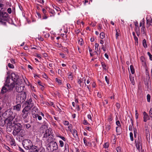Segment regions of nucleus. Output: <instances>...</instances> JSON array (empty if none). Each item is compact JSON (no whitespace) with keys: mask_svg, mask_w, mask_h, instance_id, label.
<instances>
[{"mask_svg":"<svg viewBox=\"0 0 152 152\" xmlns=\"http://www.w3.org/2000/svg\"><path fill=\"white\" fill-rule=\"evenodd\" d=\"M15 125L12 128H15V129L13 132V134L14 136H19L23 137L25 135V131L22 129V126L20 124L14 122Z\"/></svg>","mask_w":152,"mask_h":152,"instance_id":"obj_1","label":"nucleus"},{"mask_svg":"<svg viewBox=\"0 0 152 152\" xmlns=\"http://www.w3.org/2000/svg\"><path fill=\"white\" fill-rule=\"evenodd\" d=\"M11 79H10L9 77H7L6 79L7 85L10 89L13 88L15 86L14 83L18 79V76L15 73H12L11 74Z\"/></svg>","mask_w":152,"mask_h":152,"instance_id":"obj_2","label":"nucleus"},{"mask_svg":"<svg viewBox=\"0 0 152 152\" xmlns=\"http://www.w3.org/2000/svg\"><path fill=\"white\" fill-rule=\"evenodd\" d=\"M58 148L57 143L56 142H52L48 145L47 150L48 152H53L54 150H57Z\"/></svg>","mask_w":152,"mask_h":152,"instance_id":"obj_3","label":"nucleus"},{"mask_svg":"<svg viewBox=\"0 0 152 152\" xmlns=\"http://www.w3.org/2000/svg\"><path fill=\"white\" fill-rule=\"evenodd\" d=\"M23 145L24 148L27 150L31 148L33 146L32 142L30 140L28 139L24 140L23 142Z\"/></svg>","mask_w":152,"mask_h":152,"instance_id":"obj_4","label":"nucleus"},{"mask_svg":"<svg viewBox=\"0 0 152 152\" xmlns=\"http://www.w3.org/2000/svg\"><path fill=\"white\" fill-rule=\"evenodd\" d=\"M86 79L84 78V77H83L82 78H81V77H79L77 79V83L80 85V87H82V88H83L84 86L82 85V83L84 82V83H85ZM86 84L85 83V86H86Z\"/></svg>","mask_w":152,"mask_h":152,"instance_id":"obj_5","label":"nucleus"},{"mask_svg":"<svg viewBox=\"0 0 152 152\" xmlns=\"http://www.w3.org/2000/svg\"><path fill=\"white\" fill-rule=\"evenodd\" d=\"M52 133V132L51 129L49 128L46 130L45 133L44 134L43 137H47L49 136Z\"/></svg>","mask_w":152,"mask_h":152,"instance_id":"obj_6","label":"nucleus"},{"mask_svg":"<svg viewBox=\"0 0 152 152\" xmlns=\"http://www.w3.org/2000/svg\"><path fill=\"white\" fill-rule=\"evenodd\" d=\"M3 102L7 104H9L11 102L10 97L8 96H5L3 99Z\"/></svg>","mask_w":152,"mask_h":152,"instance_id":"obj_7","label":"nucleus"},{"mask_svg":"<svg viewBox=\"0 0 152 152\" xmlns=\"http://www.w3.org/2000/svg\"><path fill=\"white\" fill-rule=\"evenodd\" d=\"M12 88L10 89L9 88L8 86L7 85V82L6 81V84L5 85V86H3L1 89V93L2 94H4V93H6L8 90H11Z\"/></svg>","mask_w":152,"mask_h":152,"instance_id":"obj_8","label":"nucleus"},{"mask_svg":"<svg viewBox=\"0 0 152 152\" xmlns=\"http://www.w3.org/2000/svg\"><path fill=\"white\" fill-rule=\"evenodd\" d=\"M146 22L147 28L149 27L150 26L152 25V18L151 17H150L149 19L148 17H147Z\"/></svg>","mask_w":152,"mask_h":152,"instance_id":"obj_9","label":"nucleus"},{"mask_svg":"<svg viewBox=\"0 0 152 152\" xmlns=\"http://www.w3.org/2000/svg\"><path fill=\"white\" fill-rule=\"evenodd\" d=\"M32 107V104L30 105H27L23 109V111L30 113V110L31 108Z\"/></svg>","mask_w":152,"mask_h":152,"instance_id":"obj_10","label":"nucleus"},{"mask_svg":"<svg viewBox=\"0 0 152 152\" xmlns=\"http://www.w3.org/2000/svg\"><path fill=\"white\" fill-rule=\"evenodd\" d=\"M32 107V104L30 105H27L23 109V111L30 113V110L31 108Z\"/></svg>","mask_w":152,"mask_h":152,"instance_id":"obj_11","label":"nucleus"},{"mask_svg":"<svg viewBox=\"0 0 152 152\" xmlns=\"http://www.w3.org/2000/svg\"><path fill=\"white\" fill-rule=\"evenodd\" d=\"M143 121L145 122H146L148 120L150 119V118L148 115L145 112H144L143 113Z\"/></svg>","mask_w":152,"mask_h":152,"instance_id":"obj_12","label":"nucleus"},{"mask_svg":"<svg viewBox=\"0 0 152 152\" xmlns=\"http://www.w3.org/2000/svg\"><path fill=\"white\" fill-rule=\"evenodd\" d=\"M15 87L16 91L18 92H20L23 91L24 87L23 86H16Z\"/></svg>","mask_w":152,"mask_h":152,"instance_id":"obj_13","label":"nucleus"},{"mask_svg":"<svg viewBox=\"0 0 152 152\" xmlns=\"http://www.w3.org/2000/svg\"><path fill=\"white\" fill-rule=\"evenodd\" d=\"M21 108V105L20 104H18L13 106V110L16 111H19Z\"/></svg>","mask_w":152,"mask_h":152,"instance_id":"obj_14","label":"nucleus"},{"mask_svg":"<svg viewBox=\"0 0 152 152\" xmlns=\"http://www.w3.org/2000/svg\"><path fill=\"white\" fill-rule=\"evenodd\" d=\"M22 116L23 119H26L27 118L28 115L30 114V113L22 111Z\"/></svg>","mask_w":152,"mask_h":152,"instance_id":"obj_15","label":"nucleus"},{"mask_svg":"<svg viewBox=\"0 0 152 152\" xmlns=\"http://www.w3.org/2000/svg\"><path fill=\"white\" fill-rule=\"evenodd\" d=\"M70 132L72 133L75 138H77L78 137L77 132L76 130L72 129Z\"/></svg>","mask_w":152,"mask_h":152,"instance_id":"obj_16","label":"nucleus"},{"mask_svg":"<svg viewBox=\"0 0 152 152\" xmlns=\"http://www.w3.org/2000/svg\"><path fill=\"white\" fill-rule=\"evenodd\" d=\"M135 142L136 148L139 151H140L142 148L141 144L140 142H137L136 141Z\"/></svg>","mask_w":152,"mask_h":152,"instance_id":"obj_17","label":"nucleus"},{"mask_svg":"<svg viewBox=\"0 0 152 152\" xmlns=\"http://www.w3.org/2000/svg\"><path fill=\"white\" fill-rule=\"evenodd\" d=\"M84 143L86 146L91 147L92 146V144L91 142H88L85 138L83 139Z\"/></svg>","mask_w":152,"mask_h":152,"instance_id":"obj_18","label":"nucleus"},{"mask_svg":"<svg viewBox=\"0 0 152 152\" xmlns=\"http://www.w3.org/2000/svg\"><path fill=\"white\" fill-rule=\"evenodd\" d=\"M22 80L20 79H18L14 83L15 84V85L16 84V86H21L20 85L22 84Z\"/></svg>","mask_w":152,"mask_h":152,"instance_id":"obj_19","label":"nucleus"},{"mask_svg":"<svg viewBox=\"0 0 152 152\" xmlns=\"http://www.w3.org/2000/svg\"><path fill=\"white\" fill-rule=\"evenodd\" d=\"M29 149L30 152H37L38 150L36 146H32Z\"/></svg>","mask_w":152,"mask_h":152,"instance_id":"obj_20","label":"nucleus"},{"mask_svg":"<svg viewBox=\"0 0 152 152\" xmlns=\"http://www.w3.org/2000/svg\"><path fill=\"white\" fill-rule=\"evenodd\" d=\"M38 111V109L37 108L35 107H33L32 110V114L33 115H36L37 114L36 113Z\"/></svg>","mask_w":152,"mask_h":152,"instance_id":"obj_21","label":"nucleus"},{"mask_svg":"<svg viewBox=\"0 0 152 152\" xmlns=\"http://www.w3.org/2000/svg\"><path fill=\"white\" fill-rule=\"evenodd\" d=\"M32 99H30L29 100L26 101V104L27 105H30L32 104V107L33 106L34 104L33 103H32Z\"/></svg>","mask_w":152,"mask_h":152,"instance_id":"obj_22","label":"nucleus"},{"mask_svg":"<svg viewBox=\"0 0 152 152\" xmlns=\"http://www.w3.org/2000/svg\"><path fill=\"white\" fill-rule=\"evenodd\" d=\"M129 78L130 81L131 82L132 84L133 85H134V77L131 75H130Z\"/></svg>","mask_w":152,"mask_h":152,"instance_id":"obj_23","label":"nucleus"},{"mask_svg":"<svg viewBox=\"0 0 152 152\" xmlns=\"http://www.w3.org/2000/svg\"><path fill=\"white\" fill-rule=\"evenodd\" d=\"M142 44L143 47L146 48L147 47V45L146 44V40L145 39H144L142 41Z\"/></svg>","mask_w":152,"mask_h":152,"instance_id":"obj_24","label":"nucleus"},{"mask_svg":"<svg viewBox=\"0 0 152 152\" xmlns=\"http://www.w3.org/2000/svg\"><path fill=\"white\" fill-rule=\"evenodd\" d=\"M105 37L104 33L103 32H102L100 34V37L101 39H104Z\"/></svg>","mask_w":152,"mask_h":152,"instance_id":"obj_25","label":"nucleus"},{"mask_svg":"<svg viewBox=\"0 0 152 152\" xmlns=\"http://www.w3.org/2000/svg\"><path fill=\"white\" fill-rule=\"evenodd\" d=\"M130 69L132 73V74H134L135 72V70L133 66L131 65L130 66Z\"/></svg>","mask_w":152,"mask_h":152,"instance_id":"obj_26","label":"nucleus"},{"mask_svg":"<svg viewBox=\"0 0 152 152\" xmlns=\"http://www.w3.org/2000/svg\"><path fill=\"white\" fill-rule=\"evenodd\" d=\"M69 74L68 75V78L71 80H72L73 79V76L72 74L71 73H69Z\"/></svg>","mask_w":152,"mask_h":152,"instance_id":"obj_27","label":"nucleus"},{"mask_svg":"<svg viewBox=\"0 0 152 152\" xmlns=\"http://www.w3.org/2000/svg\"><path fill=\"white\" fill-rule=\"evenodd\" d=\"M37 152H45V149L43 147H41L38 149Z\"/></svg>","mask_w":152,"mask_h":152,"instance_id":"obj_28","label":"nucleus"},{"mask_svg":"<svg viewBox=\"0 0 152 152\" xmlns=\"http://www.w3.org/2000/svg\"><path fill=\"white\" fill-rule=\"evenodd\" d=\"M56 136L57 137L60 138L62 140H63V141H66V139H65V138L64 137H62L60 135H59V134H57Z\"/></svg>","mask_w":152,"mask_h":152,"instance_id":"obj_29","label":"nucleus"},{"mask_svg":"<svg viewBox=\"0 0 152 152\" xmlns=\"http://www.w3.org/2000/svg\"><path fill=\"white\" fill-rule=\"evenodd\" d=\"M145 26H142L141 28V31L142 33L143 34H144L145 33Z\"/></svg>","mask_w":152,"mask_h":152,"instance_id":"obj_30","label":"nucleus"},{"mask_svg":"<svg viewBox=\"0 0 152 152\" xmlns=\"http://www.w3.org/2000/svg\"><path fill=\"white\" fill-rule=\"evenodd\" d=\"M111 129V126L109 124H107L106 126V129L107 131H108Z\"/></svg>","mask_w":152,"mask_h":152,"instance_id":"obj_31","label":"nucleus"},{"mask_svg":"<svg viewBox=\"0 0 152 152\" xmlns=\"http://www.w3.org/2000/svg\"><path fill=\"white\" fill-rule=\"evenodd\" d=\"M134 37V39L135 41V44L136 45H138V39L137 37L136 36L135 37Z\"/></svg>","mask_w":152,"mask_h":152,"instance_id":"obj_32","label":"nucleus"},{"mask_svg":"<svg viewBox=\"0 0 152 152\" xmlns=\"http://www.w3.org/2000/svg\"><path fill=\"white\" fill-rule=\"evenodd\" d=\"M59 146L61 147H62L64 145V143L63 141L61 140L59 141Z\"/></svg>","mask_w":152,"mask_h":152,"instance_id":"obj_33","label":"nucleus"},{"mask_svg":"<svg viewBox=\"0 0 152 152\" xmlns=\"http://www.w3.org/2000/svg\"><path fill=\"white\" fill-rule=\"evenodd\" d=\"M129 135L131 140L132 141H133L134 140V138L132 133V132H130L129 134Z\"/></svg>","mask_w":152,"mask_h":152,"instance_id":"obj_34","label":"nucleus"},{"mask_svg":"<svg viewBox=\"0 0 152 152\" xmlns=\"http://www.w3.org/2000/svg\"><path fill=\"white\" fill-rule=\"evenodd\" d=\"M144 23H145V22L144 21V19H143L141 21V22H140V27H142L143 26H144Z\"/></svg>","mask_w":152,"mask_h":152,"instance_id":"obj_35","label":"nucleus"},{"mask_svg":"<svg viewBox=\"0 0 152 152\" xmlns=\"http://www.w3.org/2000/svg\"><path fill=\"white\" fill-rule=\"evenodd\" d=\"M99 44L97 43H96L95 44V50L96 51H98V46H99Z\"/></svg>","mask_w":152,"mask_h":152,"instance_id":"obj_36","label":"nucleus"},{"mask_svg":"<svg viewBox=\"0 0 152 152\" xmlns=\"http://www.w3.org/2000/svg\"><path fill=\"white\" fill-rule=\"evenodd\" d=\"M102 64V66L103 69H104L105 70H106L107 69L106 68V65L104 62H102L101 63Z\"/></svg>","mask_w":152,"mask_h":152,"instance_id":"obj_37","label":"nucleus"},{"mask_svg":"<svg viewBox=\"0 0 152 152\" xmlns=\"http://www.w3.org/2000/svg\"><path fill=\"white\" fill-rule=\"evenodd\" d=\"M10 143L11 145H14V146L15 145V141L14 139H11Z\"/></svg>","mask_w":152,"mask_h":152,"instance_id":"obj_38","label":"nucleus"},{"mask_svg":"<svg viewBox=\"0 0 152 152\" xmlns=\"http://www.w3.org/2000/svg\"><path fill=\"white\" fill-rule=\"evenodd\" d=\"M56 82L57 83H58L59 84H61V83H62L61 81L58 78H56Z\"/></svg>","mask_w":152,"mask_h":152,"instance_id":"obj_39","label":"nucleus"},{"mask_svg":"<svg viewBox=\"0 0 152 152\" xmlns=\"http://www.w3.org/2000/svg\"><path fill=\"white\" fill-rule=\"evenodd\" d=\"M151 96L149 94H148L147 96V101L148 102L150 101Z\"/></svg>","mask_w":152,"mask_h":152,"instance_id":"obj_40","label":"nucleus"},{"mask_svg":"<svg viewBox=\"0 0 152 152\" xmlns=\"http://www.w3.org/2000/svg\"><path fill=\"white\" fill-rule=\"evenodd\" d=\"M78 43L80 45H82L83 44V39H80L79 40Z\"/></svg>","mask_w":152,"mask_h":152,"instance_id":"obj_41","label":"nucleus"},{"mask_svg":"<svg viewBox=\"0 0 152 152\" xmlns=\"http://www.w3.org/2000/svg\"><path fill=\"white\" fill-rule=\"evenodd\" d=\"M35 117H38V119L39 120H41L42 119V117L41 116H39V115H38V114H36L35 115Z\"/></svg>","mask_w":152,"mask_h":152,"instance_id":"obj_42","label":"nucleus"},{"mask_svg":"<svg viewBox=\"0 0 152 152\" xmlns=\"http://www.w3.org/2000/svg\"><path fill=\"white\" fill-rule=\"evenodd\" d=\"M146 135L147 137H149L150 136L149 132L147 130H146Z\"/></svg>","mask_w":152,"mask_h":152,"instance_id":"obj_43","label":"nucleus"},{"mask_svg":"<svg viewBox=\"0 0 152 152\" xmlns=\"http://www.w3.org/2000/svg\"><path fill=\"white\" fill-rule=\"evenodd\" d=\"M147 54L149 56L150 59L151 60H152V55L151 54L150 52H148L147 53Z\"/></svg>","mask_w":152,"mask_h":152,"instance_id":"obj_44","label":"nucleus"},{"mask_svg":"<svg viewBox=\"0 0 152 152\" xmlns=\"http://www.w3.org/2000/svg\"><path fill=\"white\" fill-rule=\"evenodd\" d=\"M8 66L10 68L13 69L14 68V66L12 64L10 63H9L8 64Z\"/></svg>","mask_w":152,"mask_h":152,"instance_id":"obj_45","label":"nucleus"},{"mask_svg":"<svg viewBox=\"0 0 152 152\" xmlns=\"http://www.w3.org/2000/svg\"><path fill=\"white\" fill-rule=\"evenodd\" d=\"M63 123L65 125H68L69 124V122L68 121H64Z\"/></svg>","mask_w":152,"mask_h":152,"instance_id":"obj_46","label":"nucleus"},{"mask_svg":"<svg viewBox=\"0 0 152 152\" xmlns=\"http://www.w3.org/2000/svg\"><path fill=\"white\" fill-rule=\"evenodd\" d=\"M87 117L89 119H90V120L91 121H92V117L91 115L90 114H88V115H87Z\"/></svg>","mask_w":152,"mask_h":152,"instance_id":"obj_47","label":"nucleus"},{"mask_svg":"<svg viewBox=\"0 0 152 152\" xmlns=\"http://www.w3.org/2000/svg\"><path fill=\"white\" fill-rule=\"evenodd\" d=\"M25 127L26 128L28 129L30 127L31 125L29 124H25Z\"/></svg>","mask_w":152,"mask_h":152,"instance_id":"obj_48","label":"nucleus"},{"mask_svg":"<svg viewBox=\"0 0 152 152\" xmlns=\"http://www.w3.org/2000/svg\"><path fill=\"white\" fill-rule=\"evenodd\" d=\"M149 115H150V117L151 118H152V108H151L150 109V111L149 112Z\"/></svg>","mask_w":152,"mask_h":152,"instance_id":"obj_49","label":"nucleus"},{"mask_svg":"<svg viewBox=\"0 0 152 152\" xmlns=\"http://www.w3.org/2000/svg\"><path fill=\"white\" fill-rule=\"evenodd\" d=\"M49 12L50 13L52 14L53 15H54L55 14V12L52 9H50V10H49Z\"/></svg>","mask_w":152,"mask_h":152,"instance_id":"obj_50","label":"nucleus"},{"mask_svg":"<svg viewBox=\"0 0 152 152\" xmlns=\"http://www.w3.org/2000/svg\"><path fill=\"white\" fill-rule=\"evenodd\" d=\"M72 125L71 124H70L68 126V129L69 130L70 132L72 130Z\"/></svg>","mask_w":152,"mask_h":152,"instance_id":"obj_51","label":"nucleus"},{"mask_svg":"<svg viewBox=\"0 0 152 152\" xmlns=\"http://www.w3.org/2000/svg\"><path fill=\"white\" fill-rule=\"evenodd\" d=\"M108 147V143L107 142L105 143L104 145V147L106 148Z\"/></svg>","mask_w":152,"mask_h":152,"instance_id":"obj_52","label":"nucleus"},{"mask_svg":"<svg viewBox=\"0 0 152 152\" xmlns=\"http://www.w3.org/2000/svg\"><path fill=\"white\" fill-rule=\"evenodd\" d=\"M116 150L117 152H121V148L119 147H118L116 148Z\"/></svg>","mask_w":152,"mask_h":152,"instance_id":"obj_53","label":"nucleus"},{"mask_svg":"<svg viewBox=\"0 0 152 152\" xmlns=\"http://www.w3.org/2000/svg\"><path fill=\"white\" fill-rule=\"evenodd\" d=\"M105 80L108 84H109V82L108 80V79L107 77L106 76L105 77Z\"/></svg>","mask_w":152,"mask_h":152,"instance_id":"obj_54","label":"nucleus"},{"mask_svg":"<svg viewBox=\"0 0 152 152\" xmlns=\"http://www.w3.org/2000/svg\"><path fill=\"white\" fill-rule=\"evenodd\" d=\"M116 33L115 34V37L116 39H117L118 38V36H119V34L118 32L117 31V30H116Z\"/></svg>","mask_w":152,"mask_h":152,"instance_id":"obj_55","label":"nucleus"},{"mask_svg":"<svg viewBox=\"0 0 152 152\" xmlns=\"http://www.w3.org/2000/svg\"><path fill=\"white\" fill-rule=\"evenodd\" d=\"M67 87L68 89H70L71 88V85L68 83L67 84Z\"/></svg>","mask_w":152,"mask_h":152,"instance_id":"obj_56","label":"nucleus"},{"mask_svg":"<svg viewBox=\"0 0 152 152\" xmlns=\"http://www.w3.org/2000/svg\"><path fill=\"white\" fill-rule=\"evenodd\" d=\"M38 84L40 86H41L42 87H43V84L41 83L40 81H38Z\"/></svg>","mask_w":152,"mask_h":152,"instance_id":"obj_57","label":"nucleus"},{"mask_svg":"<svg viewBox=\"0 0 152 152\" xmlns=\"http://www.w3.org/2000/svg\"><path fill=\"white\" fill-rule=\"evenodd\" d=\"M7 12L8 13L10 14L12 12V10L11 8H9L7 9Z\"/></svg>","mask_w":152,"mask_h":152,"instance_id":"obj_58","label":"nucleus"},{"mask_svg":"<svg viewBox=\"0 0 152 152\" xmlns=\"http://www.w3.org/2000/svg\"><path fill=\"white\" fill-rule=\"evenodd\" d=\"M140 31V28L138 26L135 27V31L136 32Z\"/></svg>","mask_w":152,"mask_h":152,"instance_id":"obj_59","label":"nucleus"},{"mask_svg":"<svg viewBox=\"0 0 152 152\" xmlns=\"http://www.w3.org/2000/svg\"><path fill=\"white\" fill-rule=\"evenodd\" d=\"M54 8L57 11H59L60 10V8L56 6H55V7H54Z\"/></svg>","mask_w":152,"mask_h":152,"instance_id":"obj_60","label":"nucleus"},{"mask_svg":"<svg viewBox=\"0 0 152 152\" xmlns=\"http://www.w3.org/2000/svg\"><path fill=\"white\" fill-rule=\"evenodd\" d=\"M116 125L118 126H119L120 125V124L119 121H116Z\"/></svg>","mask_w":152,"mask_h":152,"instance_id":"obj_61","label":"nucleus"},{"mask_svg":"<svg viewBox=\"0 0 152 152\" xmlns=\"http://www.w3.org/2000/svg\"><path fill=\"white\" fill-rule=\"evenodd\" d=\"M10 61L11 62L12 64H15V60L13 59H11Z\"/></svg>","mask_w":152,"mask_h":152,"instance_id":"obj_62","label":"nucleus"},{"mask_svg":"<svg viewBox=\"0 0 152 152\" xmlns=\"http://www.w3.org/2000/svg\"><path fill=\"white\" fill-rule=\"evenodd\" d=\"M83 124L85 125H86L88 124V123L86 120H84L83 121Z\"/></svg>","mask_w":152,"mask_h":152,"instance_id":"obj_63","label":"nucleus"},{"mask_svg":"<svg viewBox=\"0 0 152 152\" xmlns=\"http://www.w3.org/2000/svg\"><path fill=\"white\" fill-rule=\"evenodd\" d=\"M36 56L39 58H41V55L39 54H37Z\"/></svg>","mask_w":152,"mask_h":152,"instance_id":"obj_64","label":"nucleus"}]
</instances>
